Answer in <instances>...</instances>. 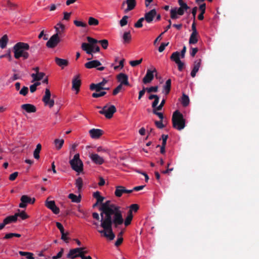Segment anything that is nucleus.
Returning a JSON list of instances; mask_svg holds the SVG:
<instances>
[{
	"label": "nucleus",
	"instance_id": "f257e3e1",
	"mask_svg": "<svg viewBox=\"0 0 259 259\" xmlns=\"http://www.w3.org/2000/svg\"><path fill=\"white\" fill-rule=\"evenodd\" d=\"M99 210L101 220L97 212L93 213V218L97 221L95 225L100 222L101 227H118L123 224L125 226V219L119 206L108 200L100 205Z\"/></svg>",
	"mask_w": 259,
	"mask_h": 259
},
{
	"label": "nucleus",
	"instance_id": "f03ea898",
	"mask_svg": "<svg viewBox=\"0 0 259 259\" xmlns=\"http://www.w3.org/2000/svg\"><path fill=\"white\" fill-rule=\"evenodd\" d=\"M29 49V46L27 43L19 42L15 45L13 47L14 57L16 59L23 58L24 60L29 57V54L27 51Z\"/></svg>",
	"mask_w": 259,
	"mask_h": 259
},
{
	"label": "nucleus",
	"instance_id": "7ed1b4c3",
	"mask_svg": "<svg viewBox=\"0 0 259 259\" xmlns=\"http://www.w3.org/2000/svg\"><path fill=\"white\" fill-rule=\"evenodd\" d=\"M28 217V215L24 211L18 210V212L14 215L6 217L3 222L0 223V227H5L6 225L17 222V221L24 220Z\"/></svg>",
	"mask_w": 259,
	"mask_h": 259
},
{
	"label": "nucleus",
	"instance_id": "20e7f679",
	"mask_svg": "<svg viewBox=\"0 0 259 259\" xmlns=\"http://www.w3.org/2000/svg\"><path fill=\"white\" fill-rule=\"evenodd\" d=\"M172 121L173 127L179 131L182 130L185 126V120L183 115L178 110L173 113Z\"/></svg>",
	"mask_w": 259,
	"mask_h": 259
},
{
	"label": "nucleus",
	"instance_id": "39448f33",
	"mask_svg": "<svg viewBox=\"0 0 259 259\" xmlns=\"http://www.w3.org/2000/svg\"><path fill=\"white\" fill-rule=\"evenodd\" d=\"M70 164L71 168L78 173L81 172L83 170V163L79 158V154L74 155L72 159L70 161Z\"/></svg>",
	"mask_w": 259,
	"mask_h": 259
},
{
	"label": "nucleus",
	"instance_id": "423d86ee",
	"mask_svg": "<svg viewBox=\"0 0 259 259\" xmlns=\"http://www.w3.org/2000/svg\"><path fill=\"white\" fill-rule=\"evenodd\" d=\"M81 49L85 51L87 54L93 56V53L99 52L100 51V48L97 45H90L88 43L83 42L81 44Z\"/></svg>",
	"mask_w": 259,
	"mask_h": 259
},
{
	"label": "nucleus",
	"instance_id": "0eeeda50",
	"mask_svg": "<svg viewBox=\"0 0 259 259\" xmlns=\"http://www.w3.org/2000/svg\"><path fill=\"white\" fill-rule=\"evenodd\" d=\"M116 111V109L114 105H106L99 111V113L104 115L107 118L110 119L112 117L113 114Z\"/></svg>",
	"mask_w": 259,
	"mask_h": 259
},
{
	"label": "nucleus",
	"instance_id": "6e6552de",
	"mask_svg": "<svg viewBox=\"0 0 259 259\" xmlns=\"http://www.w3.org/2000/svg\"><path fill=\"white\" fill-rule=\"evenodd\" d=\"M139 209V206L137 204H132L130 207V209L127 211V215L125 218V226H127L131 224L133 218V211H137Z\"/></svg>",
	"mask_w": 259,
	"mask_h": 259
},
{
	"label": "nucleus",
	"instance_id": "1a4fd4ad",
	"mask_svg": "<svg viewBox=\"0 0 259 259\" xmlns=\"http://www.w3.org/2000/svg\"><path fill=\"white\" fill-rule=\"evenodd\" d=\"M42 100L45 106H49L50 108L53 107L54 105V100L51 98V93L49 89L47 88L45 89V95Z\"/></svg>",
	"mask_w": 259,
	"mask_h": 259
},
{
	"label": "nucleus",
	"instance_id": "9d476101",
	"mask_svg": "<svg viewBox=\"0 0 259 259\" xmlns=\"http://www.w3.org/2000/svg\"><path fill=\"white\" fill-rule=\"evenodd\" d=\"M98 231L101 234L102 236L106 238L109 240H113L115 237L112 228H103L102 229L98 230Z\"/></svg>",
	"mask_w": 259,
	"mask_h": 259
},
{
	"label": "nucleus",
	"instance_id": "9b49d317",
	"mask_svg": "<svg viewBox=\"0 0 259 259\" xmlns=\"http://www.w3.org/2000/svg\"><path fill=\"white\" fill-rule=\"evenodd\" d=\"M170 58L178 65V70L180 71H182L184 68L185 64L180 60V52L177 51L174 52L171 54Z\"/></svg>",
	"mask_w": 259,
	"mask_h": 259
},
{
	"label": "nucleus",
	"instance_id": "f8f14e48",
	"mask_svg": "<svg viewBox=\"0 0 259 259\" xmlns=\"http://www.w3.org/2000/svg\"><path fill=\"white\" fill-rule=\"evenodd\" d=\"M156 69L155 68H153L152 70L147 69L146 74L143 79V82L144 84H148L150 83L154 78V73H156Z\"/></svg>",
	"mask_w": 259,
	"mask_h": 259
},
{
	"label": "nucleus",
	"instance_id": "ddd939ff",
	"mask_svg": "<svg viewBox=\"0 0 259 259\" xmlns=\"http://www.w3.org/2000/svg\"><path fill=\"white\" fill-rule=\"evenodd\" d=\"M89 157L94 163L97 165H102L105 162L104 157L97 153H90Z\"/></svg>",
	"mask_w": 259,
	"mask_h": 259
},
{
	"label": "nucleus",
	"instance_id": "4468645a",
	"mask_svg": "<svg viewBox=\"0 0 259 259\" xmlns=\"http://www.w3.org/2000/svg\"><path fill=\"white\" fill-rule=\"evenodd\" d=\"M185 10L178 7H175L171 9L170 11V18L172 19H177L179 18V16H182L184 15Z\"/></svg>",
	"mask_w": 259,
	"mask_h": 259
},
{
	"label": "nucleus",
	"instance_id": "2eb2a0df",
	"mask_svg": "<svg viewBox=\"0 0 259 259\" xmlns=\"http://www.w3.org/2000/svg\"><path fill=\"white\" fill-rule=\"evenodd\" d=\"M107 82V80L103 79L102 81L97 83H92L90 85V88L92 91H96V92H100L102 90H108V88H104L103 86Z\"/></svg>",
	"mask_w": 259,
	"mask_h": 259
},
{
	"label": "nucleus",
	"instance_id": "dca6fc26",
	"mask_svg": "<svg viewBox=\"0 0 259 259\" xmlns=\"http://www.w3.org/2000/svg\"><path fill=\"white\" fill-rule=\"evenodd\" d=\"M21 203L19 204V207L21 208H25L27 204H33L35 201V199H31L27 195H23L21 198Z\"/></svg>",
	"mask_w": 259,
	"mask_h": 259
},
{
	"label": "nucleus",
	"instance_id": "f3484780",
	"mask_svg": "<svg viewBox=\"0 0 259 259\" xmlns=\"http://www.w3.org/2000/svg\"><path fill=\"white\" fill-rule=\"evenodd\" d=\"M60 41V38L57 37L56 35L54 34L47 41L46 46L49 48H54L58 45Z\"/></svg>",
	"mask_w": 259,
	"mask_h": 259
},
{
	"label": "nucleus",
	"instance_id": "a211bd4d",
	"mask_svg": "<svg viewBox=\"0 0 259 259\" xmlns=\"http://www.w3.org/2000/svg\"><path fill=\"white\" fill-rule=\"evenodd\" d=\"M82 248H76L70 250L69 253L67 255V257L69 258H75L77 257H80L81 252H80Z\"/></svg>",
	"mask_w": 259,
	"mask_h": 259
},
{
	"label": "nucleus",
	"instance_id": "6ab92c4d",
	"mask_svg": "<svg viewBox=\"0 0 259 259\" xmlns=\"http://www.w3.org/2000/svg\"><path fill=\"white\" fill-rule=\"evenodd\" d=\"M117 79L120 82V84L129 85L128 76L124 73H120L117 76Z\"/></svg>",
	"mask_w": 259,
	"mask_h": 259
},
{
	"label": "nucleus",
	"instance_id": "aec40b11",
	"mask_svg": "<svg viewBox=\"0 0 259 259\" xmlns=\"http://www.w3.org/2000/svg\"><path fill=\"white\" fill-rule=\"evenodd\" d=\"M46 206L50 209L55 214L59 213V208L56 205L54 201H48L47 200L46 202Z\"/></svg>",
	"mask_w": 259,
	"mask_h": 259
},
{
	"label": "nucleus",
	"instance_id": "412c9836",
	"mask_svg": "<svg viewBox=\"0 0 259 259\" xmlns=\"http://www.w3.org/2000/svg\"><path fill=\"white\" fill-rule=\"evenodd\" d=\"M89 134L92 139H99L103 134V131L100 129L93 128L89 131Z\"/></svg>",
	"mask_w": 259,
	"mask_h": 259
},
{
	"label": "nucleus",
	"instance_id": "4be33fe9",
	"mask_svg": "<svg viewBox=\"0 0 259 259\" xmlns=\"http://www.w3.org/2000/svg\"><path fill=\"white\" fill-rule=\"evenodd\" d=\"M156 15V11L155 9H152L149 12L146 13L145 14L144 20H145L147 22L150 23H151Z\"/></svg>",
	"mask_w": 259,
	"mask_h": 259
},
{
	"label": "nucleus",
	"instance_id": "5701e85b",
	"mask_svg": "<svg viewBox=\"0 0 259 259\" xmlns=\"http://www.w3.org/2000/svg\"><path fill=\"white\" fill-rule=\"evenodd\" d=\"M21 108L27 113H34L36 111L35 106L30 104H24L21 106Z\"/></svg>",
	"mask_w": 259,
	"mask_h": 259
},
{
	"label": "nucleus",
	"instance_id": "b1692460",
	"mask_svg": "<svg viewBox=\"0 0 259 259\" xmlns=\"http://www.w3.org/2000/svg\"><path fill=\"white\" fill-rule=\"evenodd\" d=\"M201 63V59H197L194 61L193 67L191 72V76L194 77L196 76V73L198 71Z\"/></svg>",
	"mask_w": 259,
	"mask_h": 259
},
{
	"label": "nucleus",
	"instance_id": "393cba45",
	"mask_svg": "<svg viewBox=\"0 0 259 259\" xmlns=\"http://www.w3.org/2000/svg\"><path fill=\"white\" fill-rule=\"evenodd\" d=\"M81 84V81L79 78L78 75H76L72 79V88L73 90H74L76 91V93L79 92V87Z\"/></svg>",
	"mask_w": 259,
	"mask_h": 259
},
{
	"label": "nucleus",
	"instance_id": "a878e982",
	"mask_svg": "<svg viewBox=\"0 0 259 259\" xmlns=\"http://www.w3.org/2000/svg\"><path fill=\"white\" fill-rule=\"evenodd\" d=\"M125 4H127V7L124 10V12L127 13L134 9L136 6V0H126L122 3V5L123 6Z\"/></svg>",
	"mask_w": 259,
	"mask_h": 259
},
{
	"label": "nucleus",
	"instance_id": "bb28decb",
	"mask_svg": "<svg viewBox=\"0 0 259 259\" xmlns=\"http://www.w3.org/2000/svg\"><path fill=\"white\" fill-rule=\"evenodd\" d=\"M101 65L100 62L98 60H93L87 62L85 64V67L87 68L91 69L93 68H96Z\"/></svg>",
	"mask_w": 259,
	"mask_h": 259
},
{
	"label": "nucleus",
	"instance_id": "cd10ccee",
	"mask_svg": "<svg viewBox=\"0 0 259 259\" xmlns=\"http://www.w3.org/2000/svg\"><path fill=\"white\" fill-rule=\"evenodd\" d=\"M56 63L62 68L68 65V61L67 60L61 59L58 57L55 58V59Z\"/></svg>",
	"mask_w": 259,
	"mask_h": 259
},
{
	"label": "nucleus",
	"instance_id": "c85d7f7f",
	"mask_svg": "<svg viewBox=\"0 0 259 259\" xmlns=\"http://www.w3.org/2000/svg\"><path fill=\"white\" fill-rule=\"evenodd\" d=\"M60 231L61 233V239L64 240L65 242H68L69 240L70 239L69 237H68V235H69V233L68 231H65L64 228H58Z\"/></svg>",
	"mask_w": 259,
	"mask_h": 259
},
{
	"label": "nucleus",
	"instance_id": "c756f323",
	"mask_svg": "<svg viewBox=\"0 0 259 259\" xmlns=\"http://www.w3.org/2000/svg\"><path fill=\"white\" fill-rule=\"evenodd\" d=\"M45 76V74L43 72H39L38 73H32L31 74V77L33 78L32 82L40 80L44 78Z\"/></svg>",
	"mask_w": 259,
	"mask_h": 259
},
{
	"label": "nucleus",
	"instance_id": "7c9ffc66",
	"mask_svg": "<svg viewBox=\"0 0 259 259\" xmlns=\"http://www.w3.org/2000/svg\"><path fill=\"white\" fill-rule=\"evenodd\" d=\"M171 88V80L170 79H167L166 81L165 84L163 86V90L162 92L167 95L169 94Z\"/></svg>",
	"mask_w": 259,
	"mask_h": 259
},
{
	"label": "nucleus",
	"instance_id": "2f4dec72",
	"mask_svg": "<svg viewBox=\"0 0 259 259\" xmlns=\"http://www.w3.org/2000/svg\"><path fill=\"white\" fill-rule=\"evenodd\" d=\"M125 187L121 186L116 187V190L115 191V195L116 196L119 197H121L122 194L125 193Z\"/></svg>",
	"mask_w": 259,
	"mask_h": 259
},
{
	"label": "nucleus",
	"instance_id": "473e14b6",
	"mask_svg": "<svg viewBox=\"0 0 259 259\" xmlns=\"http://www.w3.org/2000/svg\"><path fill=\"white\" fill-rule=\"evenodd\" d=\"M125 231V229H123L117 234V239L115 242V245L116 246H119L123 242L122 235Z\"/></svg>",
	"mask_w": 259,
	"mask_h": 259
},
{
	"label": "nucleus",
	"instance_id": "72a5a7b5",
	"mask_svg": "<svg viewBox=\"0 0 259 259\" xmlns=\"http://www.w3.org/2000/svg\"><path fill=\"white\" fill-rule=\"evenodd\" d=\"M68 198L71 200V201L75 203H79L81 201L80 196H77L73 193L69 194Z\"/></svg>",
	"mask_w": 259,
	"mask_h": 259
},
{
	"label": "nucleus",
	"instance_id": "f704fd0d",
	"mask_svg": "<svg viewBox=\"0 0 259 259\" xmlns=\"http://www.w3.org/2000/svg\"><path fill=\"white\" fill-rule=\"evenodd\" d=\"M123 43H129L132 39V36L130 31L125 32L122 35Z\"/></svg>",
	"mask_w": 259,
	"mask_h": 259
},
{
	"label": "nucleus",
	"instance_id": "c9c22d12",
	"mask_svg": "<svg viewBox=\"0 0 259 259\" xmlns=\"http://www.w3.org/2000/svg\"><path fill=\"white\" fill-rule=\"evenodd\" d=\"M8 41V38L7 35H4L1 38H0V47L2 49H4L7 46Z\"/></svg>",
	"mask_w": 259,
	"mask_h": 259
},
{
	"label": "nucleus",
	"instance_id": "e433bc0d",
	"mask_svg": "<svg viewBox=\"0 0 259 259\" xmlns=\"http://www.w3.org/2000/svg\"><path fill=\"white\" fill-rule=\"evenodd\" d=\"M93 196L97 199V203H101V204L103 203L104 197L100 195V193L99 191L94 192Z\"/></svg>",
	"mask_w": 259,
	"mask_h": 259
},
{
	"label": "nucleus",
	"instance_id": "4c0bfd02",
	"mask_svg": "<svg viewBox=\"0 0 259 259\" xmlns=\"http://www.w3.org/2000/svg\"><path fill=\"white\" fill-rule=\"evenodd\" d=\"M41 149V145L40 144H38L36 145V147L33 152V156L36 159H38L39 158V153Z\"/></svg>",
	"mask_w": 259,
	"mask_h": 259
},
{
	"label": "nucleus",
	"instance_id": "58836bf2",
	"mask_svg": "<svg viewBox=\"0 0 259 259\" xmlns=\"http://www.w3.org/2000/svg\"><path fill=\"white\" fill-rule=\"evenodd\" d=\"M197 34L194 33H192L190 38H189V44H195L197 42L198 39H197Z\"/></svg>",
	"mask_w": 259,
	"mask_h": 259
},
{
	"label": "nucleus",
	"instance_id": "ea45409f",
	"mask_svg": "<svg viewBox=\"0 0 259 259\" xmlns=\"http://www.w3.org/2000/svg\"><path fill=\"white\" fill-rule=\"evenodd\" d=\"M181 103L183 106L186 107L189 104V97L183 94L182 97Z\"/></svg>",
	"mask_w": 259,
	"mask_h": 259
},
{
	"label": "nucleus",
	"instance_id": "a19ab883",
	"mask_svg": "<svg viewBox=\"0 0 259 259\" xmlns=\"http://www.w3.org/2000/svg\"><path fill=\"white\" fill-rule=\"evenodd\" d=\"M88 23L90 26H97L99 24V22L97 19L90 17L89 18Z\"/></svg>",
	"mask_w": 259,
	"mask_h": 259
},
{
	"label": "nucleus",
	"instance_id": "79ce46f5",
	"mask_svg": "<svg viewBox=\"0 0 259 259\" xmlns=\"http://www.w3.org/2000/svg\"><path fill=\"white\" fill-rule=\"evenodd\" d=\"M19 253L21 256H26L27 259H34L33 254L31 252L20 251Z\"/></svg>",
	"mask_w": 259,
	"mask_h": 259
},
{
	"label": "nucleus",
	"instance_id": "37998d69",
	"mask_svg": "<svg viewBox=\"0 0 259 259\" xmlns=\"http://www.w3.org/2000/svg\"><path fill=\"white\" fill-rule=\"evenodd\" d=\"M64 142V141L63 139H56L54 141V143L56 148L58 150L62 148Z\"/></svg>",
	"mask_w": 259,
	"mask_h": 259
},
{
	"label": "nucleus",
	"instance_id": "c03bdc74",
	"mask_svg": "<svg viewBox=\"0 0 259 259\" xmlns=\"http://www.w3.org/2000/svg\"><path fill=\"white\" fill-rule=\"evenodd\" d=\"M21 236V235L20 234L10 233L6 234L5 235V237H4V239H11L14 237H20Z\"/></svg>",
	"mask_w": 259,
	"mask_h": 259
},
{
	"label": "nucleus",
	"instance_id": "a18cd8bd",
	"mask_svg": "<svg viewBox=\"0 0 259 259\" xmlns=\"http://www.w3.org/2000/svg\"><path fill=\"white\" fill-rule=\"evenodd\" d=\"M128 18V17L127 16H124L120 20L119 23L121 27H123L127 24Z\"/></svg>",
	"mask_w": 259,
	"mask_h": 259
},
{
	"label": "nucleus",
	"instance_id": "49530a36",
	"mask_svg": "<svg viewBox=\"0 0 259 259\" xmlns=\"http://www.w3.org/2000/svg\"><path fill=\"white\" fill-rule=\"evenodd\" d=\"M65 29H58L57 28H55V30L56 33L54 34V35H56L57 37H62L63 36V33H64Z\"/></svg>",
	"mask_w": 259,
	"mask_h": 259
},
{
	"label": "nucleus",
	"instance_id": "de8ad7c7",
	"mask_svg": "<svg viewBox=\"0 0 259 259\" xmlns=\"http://www.w3.org/2000/svg\"><path fill=\"white\" fill-rule=\"evenodd\" d=\"M100 43L104 49H106L108 46V41L107 39H103L99 40Z\"/></svg>",
	"mask_w": 259,
	"mask_h": 259
},
{
	"label": "nucleus",
	"instance_id": "09e8293b",
	"mask_svg": "<svg viewBox=\"0 0 259 259\" xmlns=\"http://www.w3.org/2000/svg\"><path fill=\"white\" fill-rule=\"evenodd\" d=\"M75 185L79 190L81 189L82 186V181L80 178H78L76 179Z\"/></svg>",
	"mask_w": 259,
	"mask_h": 259
},
{
	"label": "nucleus",
	"instance_id": "8fccbe9b",
	"mask_svg": "<svg viewBox=\"0 0 259 259\" xmlns=\"http://www.w3.org/2000/svg\"><path fill=\"white\" fill-rule=\"evenodd\" d=\"M74 24L77 27H86L87 24L82 21L74 20Z\"/></svg>",
	"mask_w": 259,
	"mask_h": 259
},
{
	"label": "nucleus",
	"instance_id": "3c124183",
	"mask_svg": "<svg viewBox=\"0 0 259 259\" xmlns=\"http://www.w3.org/2000/svg\"><path fill=\"white\" fill-rule=\"evenodd\" d=\"M87 40L90 45H96V44L99 43V40L90 36L87 37Z\"/></svg>",
	"mask_w": 259,
	"mask_h": 259
},
{
	"label": "nucleus",
	"instance_id": "603ef678",
	"mask_svg": "<svg viewBox=\"0 0 259 259\" xmlns=\"http://www.w3.org/2000/svg\"><path fill=\"white\" fill-rule=\"evenodd\" d=\"M142 60H143V59H141L138 60L131 61L130 62V64L132 67H135V66L139 65L140 64H141L142 63Z\"/></svg>",
	"mask_w": 259,
	"mask_h": 259
},
{
	"label": "nucleus",
	"instance_id": "864d4df0",
	"mask_svg": "<svg viewBox=\"0 0 259 259\" xmlns=\"http://www.w3.org/2000/svg\"><path fill=\"white\" fill-rule=\"evenodd\" d=\"M146 91L150 93L151 92H154L156 93L158 91V87L155 86V87H151L150 88H146Z\"/></svg>",
	"mask_w": 259,
	"mask_h": 259
},
{
	"label": "nucleus",
	"instance_id": "5fc2aeb1",
	"mask_svg": "<svg viewBox=\"0 0 259 259\" xmlns=\"http://www.w3.org/2000/svg\"><path fill=\"white\" fill-rule=\"evenodd\" d=\"M106 94V92L105 91H102L100 92V93H94L92 94V97L93 98H99L104 96Z\"/></svg>",
	"mask_w": 259,
	"mask_h": 259
},
{
	"label": "nucleus",
	"instance_id": "6e6d98bb",
	"mask_svg": "<svg viewBox=\"0 0 259 259\" xmlns=\"http://www.w3.org/2000/svg\"><path fill=\"white\" fill-rule=\"evenodd\" d=\"M144 20V18H141L135 24V27L136 28H141L143 26L142 22Z\"/></svg>",
	"mask_w": 259,
	"mask_h": 259
},
{
	"label": "nucleus",
	"instance_id": "4d7b16f0",
	"mask_svg": "<svg viewBox=\"0 0 259 259\" xmlns=\"http://www.w3.org/2000/svg\"><path fill=\"white\" fill-rule=\"evenodd\" d=\"M28 92V88L26 87H23L22 89L20 91L19 94L21 95L25 96Z\"/></svg>",
	"mask_w": 259,
	"mask_h": 259
},
{
	"label": "nucleus",
	"instance_id": "13d9d810",
	"mask_svg": "<svg viewBox=\"0 0 259 259\" xmlns=\"http://www.w3.org/2000/svg\"><path fill=\"white\" fill-rule=\"evenodd\" d=\"M122 89V85L119 84L113 91V95H116Z\"/></svg>",
	"mask_w": 259,
	"mask_h": 259
},
{
	"label": "nucleus",
	"instance_id": "bf43d9fd",
	"mask_svg": "<svg viewBox=\"0 0 259 259\" xmlns=\"http://www.w3.org/2000/svg\"><path fill=\"white\" fill-rule=\"evenodd\" d=\"M97 152H103V153H108V150L107 148H104L102 146H99L96 149Z\"/></svg>",
	"mask_w": 259,
	"mask_h": 259
},
{
	"label": "nucleus",
	"instance_id": "052dcab7",
	"mask_svg": "<svg viewBox=\"0 0 259 259\" xmlns=\"http://www.w3.org/2000/svg\"><path fill=\"white\" fill-rule=\"evenodd\" d=\"M64 252V249L61 248L60 251L55 256H53V259H58L62 257Z\"/></svg>",
	"mask_w": 259,
	"mask_h": 259
},
{
	"label": "nucleus",
	"instance_id": "680f3d73",
	"mask_svg": "<svg viewBox=\"0 0 259 259\" xmlns=\"http://www.w3.org/2000/svg\"><path fill=\"white\" fill-rule=\"evenodd\" d=\"M168 42L167 43H162L161 44V45L160 46V47H159L158 48V51L159 52H163L164 49H165V48L168 46Z\"/></svg>",
	"mask_w": 259,
	"mask_h": 259
},
{
	"label": "nucleus",
	"instance_id": "e2e57ef3",
	"mask_svg": "<svg viewBox=\"0 0 259 259\" xmlns=\"http://www.w3.org/2000/svg\"><path fill=\"white\" fill-rule=\"evenodd\" d=\"M18 175V172H14L11 174L9 177V180L10 181H14Z\"/></svg>",
	"mask_w": 259,
	"mask_h": 259
},
{
	"label": "nucleus",
	"instance_id": "0e129e2a",
	"mask_svg": "<svg viewBox=\"0 0 259 259\" xmlns=\"http://www.w3.org/2000/svg\"><path fill=\"white\" fill-rule=\"evenodd\" d=\"M155 124L158 128H162L164 127L162 121H156Z\"/></svg>",
	"mask_w": 259,
	"mask_h": 259
},
{
	"label": "nucleus",
	"instance_id": "69168bd1",
	"mask_svg": "<svg viewBox=\"0 0 259 259\" xmlns=\"http://www.w3.org/2000/svg\"><path fill=\"white\" fill-rule=\"evenodd\" d=\"M63 14H64L63 20H69L70 18L71 13H68V12H64Z\"/></svg>",
	"mask_w": 259,
	"mask_h": 259
},
{
	"label": "nucleus",
	"instance_id": "338daca9",
	"mask_svg": "<svg viewBox=\"0 0 259 259\" xmlns=\"http://www.w3.org/2000/svg\"><path fill=\"white\" fill-rule=\"evenodd\" d=\"M153 113L157 115L158 116V117L161 119V120H162L163 118V114L161 112H158L156 111V109H154L153 111Z\"/></svg>",
	"mask_w": 259,
	"mask_h": 259
},
{
	"label": "nucleus",
	"instance_id": "774afa93",
	"mask_svg": "<svg viewBox=\"0 0 259 259\" xmlns=\"http://www.w3.org/2000/svg\"><path fill=\"white\" fill-rule=\"evenodd\" d=\"M180 6L181 8L184 9L185 11L188 10L190 8L188 6L186 3L183 2L179 5Z\"/></svg>",
	"mask_w": 259,
	"mask_h": 259
}]
</instances>
